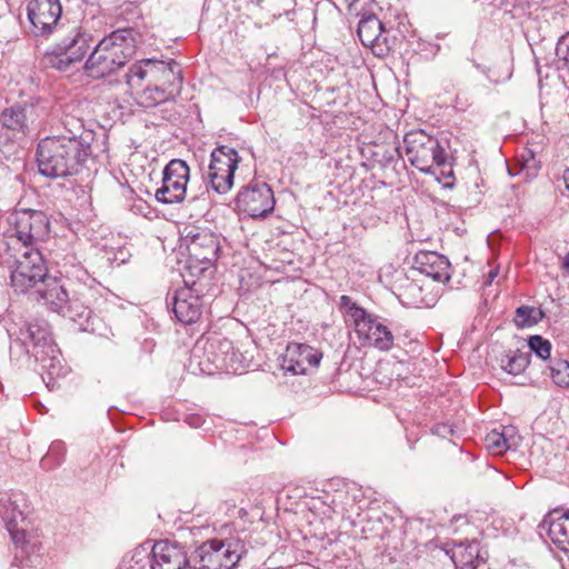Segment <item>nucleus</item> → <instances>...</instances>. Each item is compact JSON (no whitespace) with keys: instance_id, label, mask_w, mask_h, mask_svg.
<instances>
[{"instance_id":"nucleus-1","label":"nucleus","mask_w":569,"mask_h":569,"mask_svg":"<svg viewBox=\"0 0 569 569\" xmlns=\"http://www.w3.org/2000/svg\"><path fill=\"white\" fill-rule=\"evenodd\" d=\"M23 501L21 493L0 497V517L14 547L12 565L19 568L36 566L42 550L41 532L21 509L20 502Z\"/></svg>"},{"instance_id":"nucleus-2","label":"nucleus","mask_w":569,"mask_h":569,"mask_svg":"<svg viewBox=\"0 0 569 569\" xmlns=\"http://www.w3.org/2000/svg\"><path fill=\"white\" fill-rule=\"evenodd\" d=\"M90 152L87 140L46 137L39 141L36 152L39 172L52 179L77 174Z\"/></svg>"},{"instance_id":"nucleus-3","label":"nucleus","mask_w":569,"mask_h":569,"mask_svg":"<svg viewBox=\"0 0 569 569\" xmlns=\"http://www.w3.org/2000/svg\"><path fill=\"white\" fill-rule=\"evenodd\" d=\"M139 37L136 29L128 27L101 39L84 62L87 73L94 79L114 73L133 57Z\"/></svg>"},{"instance_id":"nucleus-4","label":"nucleus","mask_w":569,"mask_h":569,"mask_svg":"<svg viewBox=\"0 0 569 569\" xmlns=\"http://www.w3.org/2000/svg\"><path fill=\"white\" fill-rule=\"evenodd\" d=\"M130 90H139L144 81L159 88V98L174 99L182 88L181 67L174 60L169 62L142 59L131 64L124 74Z\"/></svg>"},{"instance_id":"nucleus-5","label":"nucleus","mask_w":569,"mask_h":569,"mask_svg":"<svg viewBox=\"0 0 569 569\" xmlns=\"http://www.w3.org/2000/svg\"><path fill=\"white\" fill-rule=\"evenodd\" d=\"M246 553L244 539L236 532L203 541L194 549L192 563L194 569H233Z\"/></svg>"},{"instance_id":"nucleus-6","label":"nucleus","mask_w":569,"mask_h":569,"mask_svg":"<svg viewBox=\"0 0 569 569\" xmlns=\"http://www.w3.org/2000/svg\"><path fill=\"white\" fill-rule=\"evenodd\" d=\"M339 309L346 321L353 325L355 331L363 346L375 347L380 351H388L395 345V335L378 317L369 315L359 307L349 296H341Z\"/></svg>"},{"instance_id":"nucleus-7","label":"nucleus","mask_w":569,"mask_h":569,"mask_svg":"<svg viewBox=\"0 0 569 569\" xmlns=\"http://www.w3.org/2000/svg\"><path fill=\"white\" fill-rule=\"evenodd\" d=\"M448 141L439 140L423 130L406 133L403 150L409 162L419 171L429 173L433 166L451 168Z\"/></svg>"},{"instance_id":"nucleus-8","label":"nucleus","mask_w":569,"mask_h":569,"mask_svg":"<svg viewBox=\"0 0 569 569\" xmlns=\"http://www.w3.org/2000/svg\"><path fill=\"white\" fill-rule=\"evenodd\" d=\"M47 114L46 108L39 103H18L6 108L0 114V138L23 140L40 129Z\"/></svg>"},{"instance_id":"nucleus-9","label":"nucleus","mask_w":569,"mask_h":569,"mask_svg":"<svg viewBox=\"0 0 569 569\" xmlns=\"http://www.w3.org/2000/svg\"><path fill=\"white\" fill-rule=\"evenodd\" d=\"M141 568L149 569H191L192 558H189L186 547L169 540L157 541L151 550V559L144 550H134L130 559Z\"/></svg>"},{"instance_id":"nucleus-10","label":"nucleus","mask_w":569,"mask_h":569,"mask_svg":"<svg viewBox=\"0 0 569 569\" xmlns=\"http://www.w3.org/2000/svg\"><path fill=\"white\" fill-rule=\"evenodd\" d=\"M92 41L93 38L89 31L82 27H76L56 44L52 52L47 56V62L59 71H68L74 64L82 62Z\"/></svg>"},{"instance_id":"nucleus-11","label":"nucleus","mask_w":569,"mask_h":569,"mask_svg":"<svg viewBox=\"0 0 569 569\" xmlns=\"http://www.w3.org/2000/svg\"><path fill=\"white\" fill-rule=\"evenodd\" d=\"M48 276V268L38 248L26 249L11 270V286L16 292L24 293L38 288Z\"/></svg>"},{"instance_id":"nucleus-12","label":"nucleus","mask_w":569,"mask_h":569,"mask_svg":"<svg viewBox=\"0 0 569 569\" xmlns=\"http://www.w3.org/2000/svg\"><path fill=\"white\" fill-rule=\"evenodd\" d=\"M240 161L241 157L233 147L222 144L211 151L207 176L216 192L224 194L231 190Z\"/></svg>"},{"instance_id":"nucleus-13","label":"nucleus","mask_w":569,"mask_h":569,"mask_svg":"<svg viewBox=\"0 0 569 569\" xmlns=\"http://www.w3.org/2000/svg\"><path fill=\"white\" fill-rule=\"evenodd\" d=\"M17 239L26 249L34 248L38 242L44 241L50 231V221L40 210H20L11 216Z\"/></svg>"},{"instance_id":"nucleus-14","label":"nucleus","mask_w":569,"mask_h":569,"mask_svg":"<svg viewBox=\"0 0 569 569\" xmlns=\"http://www.w3.org/2000/svg\"><path fill=\"white\" fill-rule=\"evenodd\" d=\"M273 208V192L266 182L251 181L239 190L234 199V209L250 218L266 217Z\"/></svg>"},{"instance_id":"nucleus-15","label":"nucleus","mask_w":569,"mask_h":569,"mask_svg":"<svg viewBox=\"0 0 569 569\" xmlns=\"http://www.w3.org/2000/svg\"><path fill=\"white\" fill-rule=\"evenodd\" d=\"M189 178L190 168L184 160H170L162 171V184L156 191V199L167 204L182 202L187 196Z\"/></svg>"},{"instance_id":"nucleus-16","label":"nucleus","mask_w":569,"mask_h":569,"mask_svg":"<svg viewBox=\"0 0 569 569\" xmlns=\"http://www.w3.org/2000/svg\"><path fill=\"white\" fill-rule=\"evenodd\" d=\"M27 10L36 36L51 33L62 14L60 0H30Z\"/></svg>"},{"instance_id":"nucleus-17","label":"nucleus","mask_w":569,"mask_h":569,"mask_svg":"<svg viewBox=\"0 0 569 569\" xmlns=\"http://www.w3.org/2000/svg\"><path fill=\"white\" fill-rule=\"evenodd\" d=\"M168 305L171 306L177 320L183 325L196 322L202 313L200 296L188 286L176 289L168 297Z\"/></svg>"},{"instance_id":"nucleus-18","label":"nucleus","mask_w":569,"mask_h":569,"mask_svg":"<svg viewBox=\"0 0 569 569\" xmlns=\"http://www.w3.org/2000/svg\"><path fill=\"white\" fill-rule=\"evenodd\" d=\"M321 357L318 350L308 345L290 342L282 357L281 368L292 375H306L309 368L319 366Z\"/></svg>"},{"instance_id":"nucleus-19","label":"nucleus","mask_w":569,"mask_h":569,"mask_svg":"<svg viewBox=\"0 0 569 569\" xmlns=\"http://www.w3.org/2000/svg\"><path fill=\"white\" fill-rule=\"evenodd\" d=\"M208 360L217 368L237 372L241 368V353L234 350L233 343L228 338H210L204 348Z\"/></svg>"},{"instance_id":"nucleus-20","label":"nucleus","mask_w":569,"mask_h":569,"mask_svg":"<svg viewBox=\"0 0 569 569\" xmlns=\"http://www.w3.org/2000/svg\"><path fill=\"white\" fill-rule=\"evenodd\" d=\"M91 295L92 290L90 288L84 286L80 287L79 290L73 292L72 297H69L66 308L60 313L77 323L83 331L96 330V317L90 306L87 305L89 296Z\"/></svg>"},{"instance_id":"nucleus-21","label":"nucleus","mask_w":569,"mask_h":569,"mask_svg":"<svg viewBox=\"0 0 569 569\" xmlns=\"http://www.w3.org/2000/svg\"><path fill=\"white\" fill-rule=\"evenodd\" d=\"M540 536L546 535L562 551H569V510L555 509L539 525Z\"/></svg>"},{"instance_id":"nucleus-22","label":"nucleus","mask_w":569,"mask_h":569,"mask_svg":"<svg viewBox=\"0 0 569 569\" xmlns=\"http://www.w3.org/2000/svg\"><path fill=\"white\" fill-rule=\"evenodd\" d=\"M450 268L449 260L435 251H419L413 258L412 270L438 282L450 280Z\"/></svg>"},{"instance_id":"nucleus-23","label":"nucleus","mask_w":569,"mask_h":569,"mask_svg":"<svg viewBox=\"0 0 569 569\" xmlns=\"http://www.w3.org/2000/svg\"><path fill=\"white\" fill-rule=\"evenodd\" d=\"M219 250L218 238L208 231L193 234L188 244L190 258L203 264H210L216 261Z\"/></svg>"},{"instance_id":"nucleus-24","label":"nucleus","mask_w":569,"mask_h":569,"mask_svg":"<svg viewBox=\"0 0 569 569\" xmlns=\"http://www.w3.org/2000/svg\"><path fill=\"white\" fill-rule=\"evenodd\" d=\"M17 340L20 341L28 351L31 346L33 348V356L38 350L50 349L51 352L57 351V347L52 342L48 328L39 323H26L19 329Z\"/></svg>"},{"instance_id":"nucleus-25","label":"nucleus","mask_w":569,"mask_h":569,"mask_svg":"<svg viewBox=\"0 0 569 569\" xmlns=\"http://www.w3.org/2000/svg\"><path fill=\"white\" fill-rule=\"evenodd\" d=\"M37 293L43 302L57 313H61L70 297L61 280L57 277H50L49 274L37 288Z\"/></svg>"},{"instance_id":"nucleus-26","label":"nucleus","mask_w":569,"mask_h":569,"mask_svg":"<svg viewBox=\"0 0 569 569\" xmlns=\"http://www.w3.org/2000/svg\"><path fill=\"white\" fill-rule=\"evenodd\" d=\"M358 37L366 47H377L386 41L383 24L376 14H363L358 23Z\"/></svg>"},{"instance_id":"nucleus-27","label":"nucleus","mask_w":569,"mask_h":569,"mask_svg":"<svg viewBox=\"0 0 569 569\" xmlns=\"http://www.w3.org/2000/svg\"><path fill=\"white\" fill-rule=\"evenodd\" d=\"M34 358L40 362L41 369L47 375V378L42 375L43 381H46L49 388H53L56 379L63 375L59 350L57 349L56 352H51L50 349L38 350L34 353Z\"/></svg>"},{"instance_id":"nucleus-28","label":"nucleus","mask_w":569,"mask_h":569,"mask_svg":"<svg viewBox=\"0 0 569 569\" xmlns=\"http://www.w3.org/2000/svg\"><path fill=\"white\" fill-rule=\"evenodd\" d=\"M530 352L509 351L500 359V367L506 372L517 376L526 370L530 363Z\"/></svg>"},{"instance_id":"nucleus-29","label":"nucleus","mask_w":569,"mask_h":569,"mask_svg":"<svg viewBox=\"0 0 569 569\" xmlns=\"http://www.w3.org/2000/svg\"><path fill=\"white\" fill-rule=\"evenodd\" d=\"M400 297L405 302L410 306L420 307L426 305V296L423 293V286L417 279H408L407 282L400 287Z\"/></svg>"},{"instance_id":"nucleus-30","label":"nucleus","mask_w":569,"mask_h":569,"mask_svg":"<svg viewBox=\"0 0 569 569\" xmlns=\"http://www.w3.org/2000/svg\"><path fill=\"white\" fill-rule=\"evenodd\" d=\"M457 560L459 562H483V559L480 557V543L477 540L460 542L456 546L453 551V561Z\"/></svg>"},{"instance_id":"nucleus-31","label":"nucleus","mask_w":569,"mask_h":569,"mask_svg":"<svg viewBox=\"0 0 569 569\" xmlns=\"http://www.w3.org/2000/svg\"><path fill=\"white\" fill-rule=\"evenodd\" d=\"M553 383L560 388L569 387V361L558 358L551 359L548 367Z\"/></svg>"},{"instance_id":"nucleus-32","label":"nucleus","mask_w":569,"mask_h":569,"mask_svg":"<svg viewBox=\"0 0 569 569\" xmlns=\"http://www.w3.org/2000/svg\"><path fill=\"white\" fill-rule=\"evenodd\" d=\"M542 317L543 312L540 309L520 306L516 309L513 321L518 328H526L538 323Z\"/></svg>"},{"instance_id":"nucleus-33","label":"nucleus","mask_w":569,"mask_h":569,"mask_svg":"<svg viewBox=\"0 0 569 569\" xmlns=\"http://www.w3.org/2000/svg\"><path fill=\"white\" fill-rule=\"evenodd\" d=\"M519 171L523 173L526 179L535 178L540 169V161L536 158L535 153L526 149L518 158Z\"/></svg>"},{"instance_id":"nucleus-34","label":"nucleus","mask_w":569,"mask_h":569,"mask_svg":"<svg viewBox=\"0 0 569 569\" xmlns=\"http://www.w3.org/2000/svg\"><path fill=\"white\" fill-rule=\"evenodd\" d=\"M485 446L492 455H502L510 448L506 432L498 430H492L486 436Z\"/></svg>"},{"instance_id":"nucleus-35","label":"nucleus","mask_w":569,"mask_h":569,"mask_svg":"<svg viewBox=\"0 0 569 569\" xmlns=\"http://www.w3.org/2000/svg\"><path fill=\"white\" fill-rule=\"evenodd\" d=\"M159 88L154 87L152 83L148 82L146 88L137 92V103L142 108L149 109L153 108L159 103L169 101L170 99L159 98L158 92Z\"/></svg>"},{"instance_id":"nucleus-36","label":"nucleus","mask_w":569,"mask_h":569,"mask_svg":"<svg viewBox=\"0 0 569 569\" xmlns=\"http://www.w3.org/2000/svg\"><path fill=\"white\" fill-rule=\"evenodd\" d=\"M66 133L58 134L59 138H66V139H74V140H86L83 138V123L80 119L76 117L66 116L63 121Z\"/></svg>"},{"instance_id":"nucleus-37","label":"nucleus","mask_w":569,"mask_h":569,"mask_svg":"<svg viewBox=\"0 0 569 569\" xmlns=\"http://www.w3.org/2000/svg\"><path fill=\"white\" fill-rule=\"evenodd\" d=\"M528 347L540 359L547 360L550 358L552 346L548 339L539 335L531 336L528 339Z\"/></svg>"},{"instance_id":"nucleus-38","label":"nucleus","mask_w":569,"mask_h":569,"mask_svg":"<svg viewBox=\"0 0 569 569\" xmlns=\"http://www.w3.org/2000/svg\"><path fill=\"white\" fill-rule=\"evenodd\" d=\"M66 455V446L62 441H54L49 447L46 457L42 459V465L48 467H56L61 465Z\"/></svg>"},{"instance_id":"nucleus-39","label":"nucleus","mask_w":569,"mask_h":569,"mask_svg":"<svg viewBox=\"0 0 569 569\" xmlns=\"http://www.w3.org/2000/svg\"><path fill=\"white\" fill-rule=\"evenodd\" d=\"M419 342L417 339L412 338L410 332L406 331L403 333L398 332L395 335V345L393 347H398L405 349L407 352H416L419 348Z\"/></svg>"},{"instance_id":"nucleus-40","label":"nucleus","mask_w":569,"mask_h":569,"mask_svg":"<svg viewBox=\"0 0 569 569\" xmlns=\"http://www.w3.org/2000/svg\"><path fill=\"white\" fill-rule=\"evenodd\" d=\"M556 54L565 67H569V32L562 36L556 47Z\"/></svg>"},{"instance_id":"nucleus-41","label":"nucleus","mask_w":569,"mask_h":569,"mask_svg":"<svg viewBox=\"0 0 569 569\" xmlns=\"http://www.w3.org/2000/svg\"><path fill=\"white\" fill-rule=\"evenodd\" d=\"M432 432L441 438H449L450 436H453L455 430L453 426L448 422L437 423L432 428Z\"/></svg>"},{"instance_id":"nucleus-42","label":"nucleus","mask_w":569,"mask_h":569,"mask_svg":"<svg viewBox=\"0 0 569 569\" xmlns=\"http://www.w3.org/2000/svg\"><path fill=\"white\" fill-rule=\"evenodd\" d=\"M203 421L204 420L202 419L201 416H196V415H190L186 418V422L193 428H198V427L202 426Z\"/></svg>"},{"instance_id":"nucleus-43","label":"nucleus","mask_w":569,"mask_h":569,"mask_svg":"<svg viewBox=\"0 0 569 569\" xmlns=\"http://www.w3.org/2000/svg\"><path fill=\"white\" fill-rule=\"evenodd\" d=\"M455 565L457 567V569H477L478 565L477 562H459L457 560H455Z\"/></svg>"},{"instance_id":"nucleus-44","label":"nucleus","mask_w":569,"mask_h":569,"mask_svg":"<svg viewBox=\"0 0 569 569\" xmlns=\"http://www.w3.org/2000/svg\"><path fill=\"white\" fill-rule=\"evenodd\" d=\"M525 0H501V4L505 7H511L515 8L519 4H521Z\"/></svg>"},{"instance_id":"nucleus-45","label":"nucleus","mask_w":569,"mask_h":569,"mask_svg":"<svg viewBox=\"0 0 569 569\" xmlns=\"http://www.w3.org/2000/svg\"><path fill=\"white\" fill-rule=\"evenodd\" d=\"M120 257H116L114 260H119V263H123L127 260V256H129L128 251L120 250L119 251Z\"/></svg>"},{"instance_id":"nucleus-46","label":"nucleus","mask_w":569,"mask_h":569,"mask_svg":"<svg viewBox=\"0 0 569 569\" xmlns=\"http://www.w3.org/2000/svg\"><path fill=\"white\" fill-rule=\"evenodd\" d=\"M497 276H498V270L497 269L490 270L489 273H488V279L486 281V284H490Z\"/></svg>"},{"instance_id":"nucleus-47","label":"nucleus","mask_w":569,"mask_h":569,"mask_svg":"<svg viewBox=\"0 0 569 569\" xmlns=\"http://www.w3.org/2000/svg\"><path fill=\"white\" fill-rule=\"evenodd\" d=\"M561 267L569 272V252L563 258Z\"/></svg>"},{"instance_id":"nucleus-48","label":"nucleus","mask_w":569,"mask_h":569,"mask_svg":"<svg viewBox=\"0 0 569 569\" xmlns=\"http://www.w3.org/2000/svg\"><path fill=\"white\" fill-rule=\"evenodd\" d=\"M563 181H565L566 188L569 190V169H567L563 172Z\"/></svg>"},{"instance_id":"nucleus-49","label":"nucleus","mask_w":569,"mask_h":569,"mask_svg":"<svg viewBox=\"0 0 569 569\" xmlns=\"http://www.w3.org/2000/svg\"><path fill=\"white\" fill-rule=\"evenodd\" d=\"M456 103H457V107H459V104H460V97L459 96H457V98H456Z\"/></svg>"},{"instance_id":"nucleus-50","label":"nucleus","mask_w":569,"mask_h":569,"mask_svg":"<svg viewBox=\"0 0 569 569\" xmlns=\"http://www.w3.org/2000/svg\"><path fill=\"white\" fill-rule=\"evenodd\" d=\"M476 68L485 72V69L480 64H476Z\"/></svg>"},{"instance_id":"nucleus-51","label":"nucleus","mask_w":569,"mask_h":569,"mask_svg":"<svg viewBox=\"0 0 569 569\" xmlns=\"http://www.w3.org/2000/svg\"><path fill=\"white\" fill-rule=\"evenodd\" d=\"M508 171H509V173H510V174H513V173H512V168H510V167H509V168H508Z\"/></svg>"}]
</instances>
